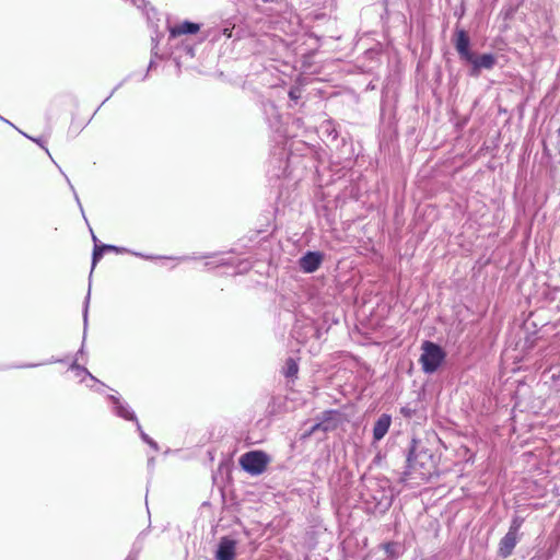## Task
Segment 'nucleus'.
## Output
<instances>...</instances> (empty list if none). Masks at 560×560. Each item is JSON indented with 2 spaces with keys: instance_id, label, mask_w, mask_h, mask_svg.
<instances>
[{
  "instance_id": "1",
  "label": "nucleus",
  "mask_w": 560,
  "mask_h": 560,
  "mask_svg": "<svg viewBox=\"0 0 560 560\" xmlns=\"http://www.w3.org/2000/svg\"><path fill=\"white\" fill-rule=\"evenodd\" d=\"M435 432H428L424 439L413 438L407 457V466L400 480L411 487L422 485L439 474L440 456L436 450Z\"/></svg>"
},
{
  "instance_id": "2",
  "label": "nucleus",
  "mask_w": 560,
  "mask_h": 560,
  "mask_svg": "<svg viewBox=\"0 0 560 560\" xmlns=\"http://www.w3.org/2000/svg\"><path fill=\"white\" fill-rule=\"evenodd\" d=\"M453 44L459 58L470 65V77L477 78L482 70H491L497 65V56L494 54L483 52L476 55L471 50L470 37L464 28L457 27L455 30Z\"/></svg>"
},
{
  "instance_id": "3",
  "label": "nucleus",
  "mask_w": 560,
  "mask_h": 560,
  "mask_svg": "<svg viewBox=\"0 0 560 560\" xmlns=\"http://www.w3.org/2000/svg\"><path fill=\"white\" fill-rule=\"evenodd\" d=\"M419 363L425 374H434L445 362L446 351L439 343L424 340L421 345Z\"/></svg>"
},
{
  "instance_id": "4",
  "label": "nucleus",
  "mask_w": 560,
  "mask_h": 560,
  "mask_svg": "<svg viewBox=\"0 0 560 560\" xmlns=\"http://www.w3.org/2000/svg\"><path fill=\"white\" fill-rule=\"evenodd\" d=\"M269 457L262 451H250L243 454L240 458L242 468L250 475L262 474L268 466Z\"/></svg>"
},
{
  "instance_id": "5",
  "label": "nucleus",
  "mask_w": 560,
  "mask_h": 560,
  "mask_svg": "<svg viewBox=\"0 0 560 560\" xmlns=\"http://www.w3.org/2000/svg\"><path fill=\"white\" fill-rule=\"evenodd\" d=\"M324 261V254L319 250H307L299 259V267L305 273H313L319 269Z\"/></svg>"
},
{
  "instance_id": "6",
  "label": "nucleus",
  "mask_w": 560,
  "mask_h": 560,
  "mask_svg": "<svg viewBox=\"0 0 560 560\" xmlns=\"http://www.w3.org/2000/svg\"><path fill=\"white\" fill-rule=\"evenodd\" d=\"M108 400L112 404V408L116 417L124 420H138L135 411L126 401L121 400L119 396L109 395Z\"/></svg>"
},
{
  "instance_id": "7",
  "label": "nucleus",
  "mask_w": 560,
  "mask_h": 560,
  "mask_svg": "<svg viewBox=\"0 0 560 560\" xmlns=\"http://www.w3.org/2000/svg\"><path fill=\"white\" fill-rule=\"evenodd\" d=\"M200 28H201L200 23L192 22L189 20H184V21L175 24L174 26H171L168 32H170L171 38H176L180 35L197 34L200 31Z\"/></svg>"
},
{
  "instance_id": "8",
  "label": "nucleus",
  "mask_w": 560,
  "mask_h": 560,
  "mask_svg": "<svg viewBox=\"0 0 560 560\" xmlns=\"http://www.w3.org/2000/svg\"><path fill=\"white\" fill-rule=\"evenodd\" d=\"M517 544V536L512 533H506L499 542V555L502 558H508L512 555L515 546Z\"/></svg>"
},
{
  "instance_id": "9",
  "label": "nucleus",
  "mask_w": 560,
  "mask_h": 560,
  "mask_svg": "<svg viewBox=\"0 0 560 560\" xmlns=\"http://www.w3.org/2000/svg\"><path fill=\"white\" fill-rule=\"evenodd\" d=\"M235 558V542L233 540L224 539L220 542L217 551L218 560H234Z\"/></svg>"
},
{
  "instance_id": "10",
  "label": "nucleus",
  "mask_w": 560,
  "mask_h": 560,
  "mask_svg": "<svg viewBox=\"0 0 560 560\" xmlns=\"http://www.w3.org/2000/svg\"><path fill=\"white\" fill-rule=\"evenodd\" d=\"M104 247L107 248V252H114L116 254L130 253L133 256L143 258V259H147V260H154V259L166 258V256L145 255V254L138 253V252H131V250L127 249L126 247H120V246H116V245H112V244H105ZM171 258L172 257H167V259H171Z\"/></svg>"
},
{
  "instance_id": "11",
  "label": "nucleus",
  "mask_w": 560,
  "mask_h": 560,
  "mask_svg": "<svg viewBox=\"0 0 560 560\" xmlns=\"http://www.w3.org/2000/svg\"><path fill=\"white\" fill-rule=\"evenodd\" d=\"M90 295H91V292L89 291L86 296H85L84 306H83L84 330L86 329V325H88V313H89ZM84 339H85V336L83 337V340ZM83 354H84V341L82 342L81 348L78 350V352L75 354V359L79 360V358L82 357Z\"/></svg>"
},
{
  "instance_id": "12",
  "label": "nucleus",
  "mask_w": 560,
  "mask_h": 560,
  "mask_svg": "<svg viewBox=\"0 0 560 560\" xmlns=\"http://www.w3.org/2000/svg\"><path fill=\"white\" fill-rule=\"evenodd\" d=\"M298 372H299V365H298L296 361L293 358H288L285 360V364H284V369H283L284 376L288 378L295 377Z\"/></svg>"
},
{
  "instance_id": "13",
  "label": "nucleus",
  "mask_w": 560,
  "mask_h": 560,
  "mask_svg": "<svg viewBox=\"0 0 560 560\" xmlns=\"http://www.w3.org/2000/svg\"><path fill=\"white\" fill-rule=\"evenodd\" d=\"M389 424L390 422H375L373 429L374 441H380L385 436V434L388 432Z\"/></svg>"
},
{
  "instance_id": "14",
  "label": "nucleus",
  "mask_w": 560,
  "mask_h": 560,
  "mask_svg": "<svg viewBox=\"0 0 560 560\" xmlns=\"http://www.w3.org/2000/svg\"><path fill=\"white\" fill-rule=\"evenodd\" d=\"M105 244H95L92 253V269L95 268L97 262L103 258L104 254L107 252V248L104 247Z\"/></svg>"
},
{
  "instance_id": "15",
  "label": "nucleus",
  "mask_w": 560,
  "mask_h": 560,
  "mask_svg": "<svg viewBox=\"0 0 560 560\" xmlns=\"http://www.w3.org/2000/svg\"><path fill=\"white\" fill-rule=\"evenodd\" d=\"M70 370L77 371V375L84 374L89 376L92 382L98 383V380L93 376L85 366L80 365L77 359H74V361L70 364Z\"/></svg>"
},
{
  "instance_id": "16",
  "label": "nucleus",
  "mask_w": 560,
  "mask_h": 560,
  "mask_svg": "<svg viewBox=\"0 0 560 560\" xmlns=\"http://www.w3.org/2000/svg\"><path fill=\"white\" fill-rule=\"evenodd\" d=\"M289 98L290 101L294 102L295 104L302 96V88L300 85H293L289 90Z\"/></svg>"
},
{
  "instance_id": "17",
  "label": "nucleus",
  "mask_w": 560,
  "mask_h": 560,
  "mask_svg": "<svg viewBox=\"0 0 560 560\" xmlns=\"http://www.w3.org/2000/svg\"><path fill=\"white\" fill-rule=\"evenodd\" d=\"M523 522V518L514 517L508 533H512L513 535L518 536V530L521 529Z\"/></svg>"
},
{
  "instance_id": "18",
  "label": "nucleus",
  "mask_w": 560,
  "mask_h": 560,
  "mask_svg": "<svg viewBox=\"0 0 560 560\" xmlns=\"http://www.w3.org/2000/svg\"><path fill=\"white\" fill-rule=\"evenodd\" d=\"M58 362H62L61 359H56V358H50L48 361H46L44 364H50V363H58ZM43 363H27V364H21V365H15L14 368L16 369H31V368H37L39 365H42Z\"/></svg>"
},
{
  "instance_id": "19",
  "label": "nucleus",
  "mask_w": 560,
  "mask_h": 560,
  "mask_svg": "<svg viewBox=\"0 0 560 560\" xmlns=\"http://www.w3.org/2000/svg\"><path fill=\"white\" fill-rule=\"evenodd\" d=\"M395 548H396V544L393 542V541H389V542H385L383 545V550L386 552V555L388 557H390L392 559H396L398 557V555L396 553L395 551Z\"/></svg>"
},
{
  "instance_id": "20",
  "label": "nucleus",
  "mask_w": 560,
  "mask_h": 560,
  "mask_svg": "<svg viewBox=\"0 0 560 560\" xmlns=\"http://www.w3.org/2000/svg\"><path fill=\"white\" fill-rule=\"evenodd\" d=\"M66 179H67V182H68V184H69V186H70L71 190L73 191V195H74L75 201H77V203H78V206H79V208H80V210H81L82 214L84 215L83 207H82V205H81V201H80V199H79L78 194H77V192H75V190H74V187L72 186V184L70 183V179H69L67 176H66Z\"/></svg>"
},
{
  "instance_id": "21",
  "label": "nucleus",
  "mask_w": 560,
  "mask_h": 560,
  "mask_svg": "<svg viewBox=\"0 0 560 560\" xmlns=\"http://www.w3.org/2000/svg\"><path fill=\"white\" fill-rule=\"evenodd\" d=\"M24 137L31 139L32 141H34L35 143H37L40 148H43L47 154H49V151L48 149L44 145L43 141L40 138H33V137H30L26 133H23Z\"/></svg>"
},
{
  "instance_id": "22",
  "label": "nucleus",
  "mask_w": 560,
  "mask_h": 560,
  "mask_svg": "<svg viewBox=\"0 0 560 560\" xmlns=\"http://www.w3.org/2000/svg\"><path fill=\"white\" fill-rule=\"evenodd\" d=\"M90 387L97 393H102L103 388L106 387V385L98 381V383L93 382V385H90Z\"/></svg>"
},
{
  "instance_id": "23",
  "label": "nucleus",
  "mask_w": 560,
  "mask_h": 560,
  "mask_svg": "<svg viewBox=\"0 0 560 560\" xmlns=\"http://www.w3.org/2000/svg\"><path fill=\"white\" fill-rule=\"evenodd\" d=\"M221 33L228 37V38H231L232 37V34H233V27L231 26H223L222 30H221Z\"/></svg>"
},
{
  "instance_id": "24",
  "label": "nucleus",
  "mask_w": 560,
  "mask_h": 560,
  "mask_svg": "<svg viewBox=\"0 0 560 560\" xmlns=\"http://www.w3.org/2000/svg\"><path fill=\"white\" fill-rule=\"evenodd\" d=\"M125 81L120 82L119 84H117L114 90L110 92V94L106 97V100L103 102V104L108 101L113 95L114 93L124 84Z\"/></svg>"
},
{
  "instance_id": "25",
  "label": "nucleus",
  "mask_w": 560,
  "mask_h": 560,
  "mask_svg": "<svg viewBox=\"0 0 560 560\" xmlns=\"http://www.w3.org/2000/svg\"><path fill=\"white\" fill-rule=\"evenodd\" d=\"M326 131L328 132V136H329V137H330V136L332 137V139H334V140H335V139H337L338 133H337V131H336L335 129L329 130V129L327 128V129H326Z\"/></svg>"
},
{
  "instance_id": "26",
  "label": "nucleus",
  "mask_w": 560,
  "mask_h": 560,
  "mask_svg": "<svg viewBox=\"0 0 560 560\" xmlns=\"http://www.w3.org/2000/svg\"><path fill=\"white\" fill-rule=\"evenodd\" d=\"M332 413H334V411H327L322 420H325V421L334 420L331 417Z\"/></svg>"
},
{
  "instance_id": "27",
  "label": "nucleus",
  "mask_w": 560,
  "mask_h": 560,
  "mask_svg": "<svg viewBox=\"0 0 560 560\" xmlns=\"http://www.w3.org/2000/svg\"><path fill=\"white\" fill-rule=\"evenodd\" d=\"M378 420H382V421H385V420H392V417H390L389 415H387V413H383V415L378 418Z\"/></svg>"
},
{
  "instance_id": "28",
  "label": "nucleus",
  "mask_w": 560,
  "mask_h": 560,
  "mask_svg": "<svg viewBox=\"0 0 560 560\" xmlns=\"http://www.w3.org/2000/svg\"><path fill=\"white\" fill-rule=\"evenodd\" d=\"M91 233H92V240H93L94 245L95 244H100L97 237L95 236V234L92 231H91Z\"/></svg>"
},
{
  "instance_id": "29",
  "label": "nucleus",
  "mask_w": 560,
  "mask_h": 560,
  "mask_svg": "<svg viewBox=\"0 0 560 560\" xmlns=\"http://www.w3.org/2000/svg\"><path fill=\"white\" fill-rule=\"evenodd\" d=\"M0 120L4 121L5 124H9L10 126H13L12 122H10L8 119L3 118L1 115H0Z\"/></svg>"
},
{
  "instance_id": "30",
  "label": "nucleus",
  "mask_w": 560,
  "mask_h": 560,
  "mask_svg": "<svg viewBox=\"0 0 560 560\" xmlns=\"http://www.w3.org/2000/svg\"><path fill=\"white\" fill-rule=\"evenodd\" d=\"M324 422H317L314 427H313V431L316 430L317 428H319Z\"/></svg>"
},
{
  "instance_id": "31",
  "label": "nucleus",
  "mask_w": 560,
  "mask_h": 560,
  "mask_svg": "<svg viewBox=\"0 0 560 560\" xmlns=\"http://www.w3.org/2000/svg\"><path fill=\"white\" fill-rule=\"evenodd\" d=\"M153 67H154V61L151 60L150 63H149L148 70H151Z\"/></svg>"
},
{
  "instance_id": "32",
  "label": "nucleus",
  "mask_w": 560,
  "mask_h": 560,
  "mask_svg": "<svg viewBox=\"0 0 560 560\" xmlns=\"http://www.w3.org/2000/svg\"><path fill=\"white\" fill-rule=\"evenodd\" d=\"M16 129V131H20L22 135L24 133L23 131L20 130V128H16L14 125L12 126Z\"/></svg>"
},
{
  "instance_id": "33",
  "label": "nucleus",
  "mask_w": 560,
  "mask_h": 560,
  "mask_svg": "<svg viewBox=\"0 0 560 560\" xmlns=\"http://www.w3.org/2000/svg\"><path fill=\"white\" fill-rule=\"evenodd\" d=\"M188 258H189V257L184 256V257H180L179 259H180V260H186V259H188Z\"/></svg>"
}]
</instances>
